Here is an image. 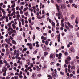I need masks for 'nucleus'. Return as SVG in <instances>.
<instances>
[{
  "label": "nucleus",
  "mask_w": 79,
  "mask_h": 79,
  "mask_svg": "<svg viewBox=\"0 0 79 79\" xmlns=\"http://www.w3.org/2000/svg\"><path fill=\"white\" fill-rule=\"evenodd\" d=\"M8 33L9 34V35H10L11 34V31H9V32H8Z\"/></svg>",
  "instance_id": "052dcab7"
},
{
  "label": "nucleus",
  "mask_w": 79,
  "mask_h": 79,
  "mask_svg": "<svg viewBox=\"0 0 79 79\" xmlns=\"http://www.w3.org/2000/svg\"><path fill=\"white\" fill-rule=\"evenodd\" d=\"M71 19L72 20H73L74 19V15L73 14L72 16H71Z\"/></svg>",
  "instance_id": "9b49d317"
},
{
  "label": "nucleus",
  "mask_w": 79,
  "mask_h": 79,
  "mask_svg": "<svg viewBox=\"0 0 79 79\" xmlns=\"http://www.w3.org/2000/svg\"><path fill=\"white\" fill-rule=\"evenodd\" d=\"M19 27H22V25H21V23L19 22Z\"/></svg>",
  "instance_id": "412c9836"
},
{
  "label": "nucleus",
  "mask_w": 79,
  "mask_h": 79,
  "mask_svg": "<svg viewBox=\"0 0 79 79\" xmlns=\"http://www.w3.org/2000/svg\"><path fill=\"white\" fill-rule=\"evenodd\" d=\"M60 74L61 75H64V73L62 71H60Z\"/></svg>",
  "instance_id": "7c9ffc66"
},
{
  "label": "nucleus",
  "mask_w": 79,
  "mask_h": 79,
  "mask_svg": "<svg viewBox=\"0 0 79 79\" xmlns=\"http://www.w3.org/2000/svg\"><path fill=\"white\" fill-rule=\"evenodd\" d=\"M12 43L15 44V45L16 44V42L15 41V40H12Z\"/></svg>",
  "instance_id": "dca6fc26"
},
{
  "label": "nucleus",
  "mask_w": 79,
  "mask_h": 79,
  "mask_svg": "<svg viewBox=\"0 0 79 79\" xmlns=\"http://www.w3.org/2000/svg\"><path fill=\"white\" fill-rule=\"evenodd\" d=\"M2 12L3 15H6V12L5 11V10H4V9H2Z\"/></svg>",
  "instance_id": "4468645a"
},
{
  "label": "nucleus",
  "mask_w": 79,
  "mask_h": 79,
  "mask_svg": "<svg viewBox=\"0 0 79 79\" xmlns=\"http://www.w3.org/2000/svg\"><path fill=\"white\" fill-rule=\"evenodd\" d=\"M2 72H4L6 73L7 71V69L5 67H4L3 69H2Z\"/></svg>",
  "instance_id": "6e6552de"
},
{
  "label": "nucleus",
  "mask_w": 79,
  "mask_h": 79,
  "mask_svg": "<svg viewBox=\"0 0 79 79\" xmlns=\"http://www.w3.org/2000/svg\"><path fill=\"white\" fill-rule=\"evenodd\" d=\"M69 51L72 52H75V49L73 48H71L69 49Z\"/></svg>",
  "instance_id": "0eeeda50"
},
{
  "label": "nucleus",
  "mask_w": 79,
  "mask_h": 79,
  "mask_svg": "<svg viewBox=\"0 0 79 79\" xmlns=\"http://www.w3.org/2000/svg\"><path fill=\"white\" fill-rule=\"evenodd\" d=\"M7 26H8L9 27H11V23H9L7 25Z\"/></svg>",
  "instance_id": "5701e85b"
},
{
  "label": "nucleus",
  "mask_w": 79,
  "mask_h": 79,
  "mask_svg": "<svg viewBox=\"0 0 79 79\" xmlns=\"http://www.w3.org/2000/svg\"><path fill=\"white\" fill-rule=\"evenodd\" d=\"M42 47V48H45V45H44V44H42L41 45Z\"/></svg>",
  "instance_id": "c03bdc74"
},
{
  "label": "nucleus",
  "mask_w": 79,
  "mask_h": 79,
  "mask_svg": "<svg viewBox=\"0 0 79 79\" xmlns=\"http://www.w3.org/2000/svg\"><path fill=\"white\" fill-rule=\"evenodd\" d=\"M2 52L4 53V52H5V49H2Z\"/></svg>",
  "instance_id": "680f3d73"
},
{
  "label": "nucleus",
  "mask_w": 79,
  "mask_h": 79,
  "mask_svg": "<svg viewBox=\"0 0 79 79\" xmlns=\"http://www.w3.org/2000/svg\"><path fill=\"white\" fill-rule=\"evenodd\" d=\"M56 1L59 3H61L62 2V1L61 0H56Z\"/></svg>",
  "instance_id": "6ab92c4d"
},
{
  "label": "nucleus",
  "mask_w": 79,
  "mask_h": 79,
  "mask_svg": "<svg viewBox=\"0 0 79 79\" xmlns=\"http://www.w3.org/2000/svg\"><path fill=\"white\" fill-rule=\"evenodd\" d=\"M12 26L13 29H16V26L15 25H14V24H13Z\"/></svg>",
  "instance_id": "ddd939ff"
},
{
  "label": "nucleus",
  "mask_w": 79,
  "mask_h": 79,
  "mask_svg": "<svg viewBox=\"0 0 79 79\" xmlns=\"http://www.w3.org/2000/svg\"><path fill=\"white\" fill-rule=\"evenodd\" d=\"M30 73L28 71L27 72V75L28 76H29V74H30Z\"/></svg>",
  "instance_id": "13d9d810"
},
{
  "label": "nucleus",
  "mask_w": 79,
  "mask_h": 79,
  "mask_svg": "<svg viewBox=\"0 0 79 79\" xmlns=\"http://www.w3.org/2000/svg\"><path fill=\"white\" fill-rule=\"evenodd\" d=\"M8 65H9V64L8 63H6L5 64V66H6V67Z\"/></svg>",
  "instance_id": "58836bf2"
},
{
  "label": "nucleus",
  "mask_w": 79,
  "mask_h": 79,
  "mask_svg": "<svg viewBox=\"0 0 79 79\" xmlns=\"http://www.w3.org/2000/svg\"><path fill=\"white\" fill-rule=\"evenodd\" d=\"M41 39L42 40V42L43 44H44L45 42V40H47V38L44 37V36H41Z\"/></svg>",
  "instance_id": "7ed1b4c3"
},
{
  "label": "nucleus",
  "mask_w": 79,
  "mask_h": 79,
  "mask_svg": "<svg viewBox=\"0 0 79 79\" xmlns=\"http://www.w3.org/2000/svg\"><path fill=\"white\" fill-rule=\"evenodd\" d=\"M67 6L68 8H71V6H70V4H68V5H67Z\"/></svg>",
  "instance_id": "a18cd8bd"
},
{
  "label": "nucleus",
  "mask_w": 79,
  "mask_h": 79,
  "mask_svg": "<svg viewBox=\"0 0 79 79\" xmlns=\"http://www.w3.org/2000/svg\"><path fill=\"white\" fill-rule=\"evenodd\" d=\"M3 76H6V72H4L3 73Z\"/></svg>",
  "instance_id": "338daca9"
},
{
  "label": "nucleus",
  "mask_w": 79,
  "mask_h": 79,
  "mask_svg": "<svg viewBox=\"0 0 79 79\" xmlns=\"http://www.w3.org/2000/svg\"><path fill=\"white\" fill-rule=\"evenodd\" d=\"M25 24H27V23H28V21L26 20H25Z\"/></svg>",
  "instance_id": "6e6d98bb"
},
{
  "label": "nucleus",
  "mask_w": 79,
  "mask_h": 79,
  "mask_svg": "<svg viewBox=\"0 0 79 79\" xmlns=\"http://www.w3.org/2000/svg\"><path fill=\"white\" fill-rule=\"evenodd\" d=\"M23 18L24 19L26 20H27V17H25Z\"/></svg>",
  "instance_id": "0e129e2a"
},
{
  "label": "nucleus",
  "mask_w": 79,
  "mask_h": 79,
  "mask_svg": "<svg viewBox=\"0 0 79 79\" xmlns=\"http://www.w3.org/2000/svg\"><path fill=\"white\" fill-rule=\"evenodd\" d=\"M10 77L8 76H6V79H10Z\"/></svg>",
  "instance_id": "5fc2aeb1"
},
{
  "label": "nucleus",
  "mask_w": 79,
  "mask_h": 79,
  "mask_svg": "<svg viewBox=\"0 0 79 79\" xmlns=\"http://www.w3.org/2000/svg\"><path fill=\"white\" fill-rule=\"evenodd\" d=\"M7 42V44H9L11 42L10 41V40H8Z\"/></svg>",
  "instance_id": "79ce46f5"
},
{
  "label": "nucleus",
  "mask_w": 79,
  "mask_h": 79,
  "mask_svg": "<svg viewBox=\"0 0 79 79\" xmlns=\"http://www.w3.org/2000/svg\"><path fill=\"white\" fill-rule=\"evenodd\" d=\"M61 26H62V27H64V23H61Z\"/></svg>",
  "instance_id": "09e8293b"
},
{
  "label": "nucleus",
  "mask_w": 79,
  "mask_h": 79,
  "mask_svg": "<svg viewBox=\"0 0 79 79\" xmlns=\"http://www.w3.org/2000/svg\"><path fill=\"white\" fill-rule=\"evenodd\" d=\"M29 8H31V4L30 3L28 5Z\"/></svg>",
  "instance_id": "8fccbe9b"
},
{
  "label": "nucleus",
  "mask_w": 79,
  "mask_h": 79,
  "mask_svg": "<svg viewBox=\"0 0 79 79\" xmlns=\"http://www.w3.org/2000/svg\"><path fill=\"white\" fill-rule=\"evenodd\" d=\"M0 64H3V63L2 60H0Z\"/></svg>",
  "instance_id": "c756f323"
},
{
  "label": "nucleus",
  "mask_w": 79,
  "mask_h": 79,
  "mask_svg": "<svg viewBox=\"0 0 79 79\" xmlns=\"http://www.w3.org/2000/svg\"><path fill=\"white\" fill-rule=\"evenodd\" d=\"M48 55V53L45 52H44V56H46V55Z\"/></svg>",
  "instance_id": "2f4dec72"
},
{
  "label": "nucleus",
  "mask_w": 79,
  "mask_h": 79,
  "mask_svg": "<svg viewBox=\"0 0 79 79\" xmlns=\"http://www.w3.org/2000/svg\"><path fill=\"white\" fill-rule=\"evenodd\" d=\"M75 22L76 24H78V23H79L78 22V21H77V18L76 19Z\"/></svg>",
  "instance_id": "4c0bfd02"
},
{
  "label": "nucleus",
  "mask_w": 79,
  "mask_h": 79,
  "mask_svg": "<svg viewBox=\"0 0 79 79\" xmlns=\"http://www.w3.org/2000/svg\"><path fill=\"white\" fill-rule=\"evenodd\" d=\"M71 60V58L69 56H68L67 58V59L65 60V63H66V64H71V63L69 62L68 61H69Z\"/></svg>",
  "instance_id": "f03ea898"
},
{
  "label": "nucleus",
  "mask_w": 79,
  "mask_h": 79,
  "mask_svg": "<svg viewBox=\"0 0 79 79\" xmlns=\"http://www.w3.org/2000/svg\"><path fill=\"white\" fill-rule=\"evenodd\" d=\"M43 35L44 36H46L47 35V33H43Z\"/></svg>",
  "instance_id": "864d4df0"
},
{
  "label": "nucleus",
  "mask_w": 79,
  "mask_h": 79,
  "mask_svg": "<svg viewBox=\"0 0 79 79\" xmlns=\"http://www.w3.org/2000/svg\"><path fill=\"white\" fill-rule=\"evenodd\" d=\"M27 8H24V9H23V11H27Z\"/></svg>",
  "instance_id": "c9c22d12"
},
{
  "label": "nucleus",
  "mask_w": 79,
  "mask_h": 79,
  "mask_svg": "<svg viewBox=\"0 0 79 79\" xmlns=\"http://www.w3.org/2000/svg\"><path fill=\"white\" fill-rule=\"evenodd\" d=\"M20 17H21V15L19 14H18L17 16V18L18 19H19V18Z\"/></svg>",
  "instance_id": "bb28decb"
},
{
  "label": "nucleus",
  "mask_w": 79,
  "mask_h": 79,
  "mask_svg": "<svg viewBox=\"0 0 79 79\" xmlns=\"http://www.w3.org/2000/svg\"><path fill=\"white\" fill-rule=\"evenodd\" d=\"M25 71V73H26L27 72V68H26L24 70Z\"/></svg>",
  "instance_id": "603ef678"
},
{
  "label": "nucleus",
  "mask_w": 79,
  "mask_h": 79,
  "mask_svg": "<svg viewBox=\"0 0 79 79\" xmlns=\"http://www.w3.org/2000/svg\"><path fill=\"white\" fill-rule=\"evenodd\" d=\"M37 50H36L35 51L33 52V55H35V54H37Z\"/></svg>",
  "instance_id": "a211bd4d"
},
{
  "label": "nucleus",
  "mask_w": 79,
  "mask_h": 79,
  "mask_svg": "<svg viewBox=\"0 0 79 79\" xmlns=\"http://www.w3.org/2000/svg\"><path fill=\"white\" fill-rule=\"evenodd\" d=\"M69 2L70 3H73V0H69Z\"/></svg>",
  "instance_id": "72a5a7b5"
},
{
  "label": "nucleus",
  "mask_w": 79,
  "mask_h": 79,
  "mask_svg": "<svg viewBox=\"0 0 79 79\" xmlns=\"http://www.w3.org/2000/svg\"><path fill=\"white\" fill-rule=\"evenodd\" d=\"M24 26L25 27H28V25L27 24V23H25Z\"/></svg>",
  "instance_id": "ea45409f"
},
{
  "label": "nucleus",
  "mask_w": 79,
  "mask_h": 79,
  "mask_svg": "<svg viewBox=\"0 0 79 79\" xmlns=\"http://www.w3.org/2000/svg\"><path fill=\"white\" fill-rule=\"evenodd\" d=\"M73 25H71L69 26V28H70V29H73Z\"/></svg>",
  "instance_id": "473e14b6"
},
{
  "label": "nucleus",
  "mask_w": 79,
  "mask_h": 79,
  "mask_svg": "<svg viewBox=\"0 0 79 79\" xmlns=\"http://www.w3.org/2000/svg\"><path fill=\"white\" fill-rule=\"evenodd\" d=\"M13 65L14 66H18V64H16V63H14Z\"/></svg>",
  "instance_id": "a19ab883"
},
{
  "label": "nucleus",
  "mask_w": 79,
  "mask_h": 79,
  "mask_svg": "<svg viewBox=\"0 0 79 79\" xmlns=\"http://www.w3.org/2000/svg\"><path fill=\"white\" fill-rule=\"evenodd\" d=\"M50 59H54L55 58V56L53 55V54H51L49 56Z\"/></svg>",
  "instance_id": "39448f33"
},
{
  "label": "nucleus",
  "mask_w": 79,
  "mask_h": 79,
  "mask_svg": "<svg viewBox=\"0 0 79 79\" xmlns=\"http://www.w3.org/2000/svg\"><path fill=\"white\" fill-rule=\"evenodd\" d=\"M31 18H29L28 19V22L30 23H31L32 22V21L31 20Z\"/></svg>",
  "instance_id": "cd10ccee"
},
{
  "label": "nucleus",
  "mask_w": 79,
  "mask_h": 79,
  "mask_svg": "<svg viewBox=\"0 0 79 79\" xmlns=\"http://www.w3.org/2000/svg\"><path fill=\"white\" fill-rule=\"evenodd\" d=\"M3 62L4 63H7V62L6 60H4L3 61Z\"/></svg>",
  "instance_id": "3c124183"
},
{
  "label": "nucleus",
  "mask_w": 79,
  "mask_h": 79,
  "mask_svg": "<svg viewBox=\"0 0 79 79\" xmlns=\"http://www.w3.org/2000/svg\"><path fill=\"white\" fill-rule=\"evenodd\" d=\"M15 7V2H14L13 4L11 6V7L12 8H13L14 7Z\"/></svg>",
  "instance_id": "f3484780"
},
{
  "label": "nucleus",
  "mask_w": 79,
  "mask_h": 79,
  "mask_svg": "<svg viewBox=\"0 0 79 79\" xmlns=\"http://www.w3.org/2000/svg\"><path fill=\"white\" fill-rule=\"evenodd\" d=\"M33 66H34V64H33V63H31L30 64V66L31 67H33Z\"/></svg>",
  "instance_id": "4d7b16f0"
},
{
  "label": "nucleus",
  "mask_w": 79,
  "mask_h": 79,
  "mask_svg": "<svg viewBox=\"0 0 79 79\" xmlns=\"http://www.w3.org/2000/svg\"><path fill=\"white\" fill-rule=\"evenodd\" d=\"M24 21V19L23 18L21 19V21L22 22V26H24V24H25V22Z\"/></svg>",
  "instance_id": "423d86ee"
},
{
  "label": "nucleus",
  "mask_w": 79,
  "mask_h": 79,
  "mask_svg": "<svg viewBox=\"0 0 79 79\" xmlns=\"http://www.w3.org/2000/svg\"><path fill=\"white\" fill-rule=\"evenodd\" d=\"M25 4L24 2H23L20 3V5H24Z\"/></svg>",
  "instance_id": "2eb2a0df"
},
{
  "label": "nucleus",
  "mask_w": 79,
  "mask_h": 79,
  "mask_svg": "<svg viewBox=\"0 0 79 79\" xmlns=\"http://www.w3.org/2000/svg\"><path fill=\"white\" fill-rule=\"evenodd\" d=\"M14 2L15 3V1H11V3H12V4L14 3Z\"/></svg>",
  "instance_id": "69168bd1"
},
{
  "label": "nucleus",
  "mask_w": 79,
  "mask_h": 79,
  "mask_svg": "<svg viewBox=\"0 0 79 79\" xmlns=\"http://www.w3.org/2000/svg\"><path fill=\"white\" fill-rule=\"evenodd\" d=\"M51 24H52V27H55V23H54V22H52Z\"/></svg>",
  "instance_id": "9d476101"
},
{
  "label": "nucleus",
  "mask_w": 79,
  "mask_h": 79,
  "mask_svg": "<svg viewBox=\"0 0 79 79\" xmlns=\"http://www.w3.org/2000/svg\"><path fill=\"white\" fill-rule=\"evenodd\" d=\"M51 37H53L54 36V33H52L51 35Z\"/></svg>",
  "instance_id": "49530a36"
},
{
  "label": "nucleus",
  "mask_w": 79,
  "mask_h": 79,
  "mask_svg": "<svg viewBox=\"0 0 79 79\" xmlns=\"http://www.w3.org/2000/svg\"><path fill=\"white\" fill-rule=\"evenodd\" d=\"M75 69V67L74 66H73L71 67V69Z\"/></svg>",
  "instance_id": "a878e982"
},
{
  "label": "nucleus",
  "mask_w": 79,
  "mask_h": 79,
  "mask_svg": "<svg viewBox=\"0 0 79 79\" xmlns=\"http://www.w3.org/2000/svg\"><path fill=\"white\" fill-rule=\"evenodd\" d=\"M17 24V22H15L14 23H13V24H14L15 25H16Z\"/></svg>",
  "instance_id": "bf43d9fd"
},
{
  "label": "nucleus",
  "mask_w": 79,
  "mask_h": 79,
  "mask_svg": "<svg viewBox=\"0 0 79 79\" xmlns=\"http://www.w3.org/2000/svg\"><path fill=\"white\" fill-rule=\"evenodd\" d=\"M14 78L15 79H18V76H15L14 77Z\"/></svg>",
  "instance_id": "e433bc0d"
},
{
  "label": "nucleus",
  "mask_w": 79,
  "mask_h": 79,
  "mask_svg": "<svg viewBox=\"0 0 79 79\" xmlns=\"http://www.w3.org/2000/svg\"><path fill=\"white\" fill-rule=\"evenodd\" d=\"M26 53L27 54H29V51H27Z\"/></svg>",
  "instance_id": "774afa93"
},
{
  "label": "nucleus",
  "mask_w": 79,
  "mask_h": 79,
  "mask_svg": "<svg viewBox=\"0 0 79 79\" xmlns=\"http://www.w3.org/2000/svg\"><path fill=\"white\" fill-rule=\"evenodd\" d=\"M6 18V17H5V16L3 15L1 18H2V19L3 20V19H4V18Z\"/></svg>",
  "instance_id": "de8ad7c7"
},
{
  "label": "nucleus",
  "mask_w": 79,
  "mask_h": 79,
  "mask_svg": "<svg viewBox=\"0 0 79 79\" xmlns=\"http://www.w3.org/2000/svg\"><path fill=\"white\" fill-rule=\"evenodd\" d=\"M56 6L57 8V10H60V11H63V9H65V8H66V6L64 4L61 5V6H58V4H56Z\"/></svg>",
  "instance_id": "f257e3e1"
},
{
  "label": "nucleus",
  "mask_w": 79,
  "mask_h": 79,
  "mask_svg": "<svg viewBox=\"0 0 79 79\" xmlns=\"http://www.w3.org/2000/svg\"><path fill=\"white\" fill-rule=\"evenodd\" d=\"M58 11V13H57L56 14V16H61V15H62V12H61V11H60V10H57Z\"/></svg>",
  "instance_id": "20e7f679"
},
{
  "label": "nucleus",
  "mask_w": 79,
  "mask_h": 79,
  "mask_svg": "<svg viewBox=\"0 0 79 79\" xmlns=\"http://www.w3.org/2000/svg\"><path fill=\"white\" fill-rule=\"evenodd\" d=\"M10 38L11 40H13V37H12L11 36H10Z\"/></svg>",
  "instance_id": "37998d69"
},
{
  "label": "nucleus",
  "mask_w": 79,
  "mask_h": 79,
  "mask_svg": "<svg viewBox=\"0 0 79 79\" xmlns=\"http://www.w3.org/2000/svg\"><path fill=\"white\" fill-rule=\"evenodd\" d=\"M56 73H53L52 74V76L53 77H56L57 76Z\"/></svg>",
  "instance_id": "f8f14e48"
},
{
  "label": "nucleus",
  "mask_w": 79,
  "mask_h": 79,
  "mask_svg": "<svg viewBox=\"0 0 79 79\" xmlns=\"http://www.w3.org/2000/svg\"><path fill=\"white\" fill-rule=\"evenodd\" d=\"M47 64H45L43 65L42 66V69H45L47 68Z\"/></svg>",
  "instance_id": "1a4fd4ad"
},
{
  "label": "nucleus",
  "mask_w": 79,
  "mask_h": 79,
  "mask_svg": "<svg viewBox=\"0 0 79 79\" xmlns=\"http://www.w3.org/2000/svg\"><path fill=\"white\" fill-rule=\"evenodd\" d=\"M65 27L66 29H67V30H68V31H71V29H69V28L68 27V26H65Z\"/></svg>",
  "instance_id": "b1692460"
},
{
  "label": "nucleus",
  "mask_w": 79,
  "mask_h": 79,
  "mask_svg": "<svg viewBox=\"0 0 79 79\" xmlns=\"http://www.w3.org/2000/svg\"><path fill=\"white\" fill-rule=\"evenodd\" d=\"M29 48L30 49H32V46H29Z\"/></svg>",
  "instance_id": "e2e57ef3"
},
{
  "label": "nucleus",
  "mask_w": 79,
  "mask_h": 79,
  "mask_svg": "<svg viewBox=\"0 0 79 79\" xmlns=\"http://www.w3.org/2000/svg\"><path fill=\"white\" fill-rule=\"evenodd\" d=\"M27 45L28 46H32V43H27Z\"/></svg>",
  "instance_id": "c85d7f7f"
},
{
  "label": "nucleus",
  "mask_w": 79,
  "mask_h": 79,
  "mask_svg": "<svg viewBox=\"0 0 79 79\" xmlns=\"http://www.w3.org/2000/svg\"><path fill=\"white\" fill-rule=\"evenodd\" d=\"M47 77H49V79H52V76L50 75H48Z\"/></svg>",
  "instance_id": "393cba45"
},
{
  "label": "nucleus",
  "mask_w": 79,
  "mask_h": 79,
  "mask_svg": "<svg viewBox=\"0 0 79 79\" xmlns=\"http://www.w3.org/2000/svg\"><path fill=\"white\" fill-rule=\"evenodd\" d=\"M36 75H35V73H33L32 74V77H33V78H34V77L36 76Z\"/></svg>",
  "instance_id": "aec40b11"
},
{
  "label": "nucleus",
  "mask_w": 79,
  "mask_h": 79,
  "mask_svg": "<svg viewBox=\"0 0 79 79\" xmlns=\"http://www.w3.org/2000/svg\"><path fill=\"white\" fill-rule=\"evenodd\" d=\"M45 44L46 45H48V41H46Z\"/></svg>",
  "instance_id": "f704fd0d"
},
{
  "label": "nucleus",
  "mask_w": 79,
  "mask_h": 79,
  "mask_svg": "<svg viewBox=\"0 0 79 79\" xmlns=\"http://www.w3.org/2000/svg\"><path fill=\"white\" fill-rule=\"evenodd\" d=\"M29 15V14H28V12L27 11L25 12L24 13V15L25 16H27L28 15Z\"/></svg>",
  "instance_id": "4be33fe9"
}]
</instances>
